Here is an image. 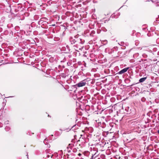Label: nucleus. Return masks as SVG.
I'll return each instance as SVG.
<instances>
[{
    "instance_id": "obj_18",
    "label": "nucleus",
    "mask_w": 159,
    "mask_h": 159,
    "mask_svg": "<svg viewBox=\"0 0 159 159\" xmlns=\"http://www.w3.org/2000/svg\"><path fill=\"white\" fill-rule=\"evenodd\" d=\"M52 26H55V24L52 25Z\"/></svg>"
},
{
    "instance_id": "obj_10",
    "label": "nucleus",
    "mask_w": 159,
    "mask_h": 159,
    "mask_svg": "<svg viewBox=\"0 0 159 159\" xmlns=\"http://www.w3.org/2000/svg\"><path fill=\"white\" fill-rule=\"evenodd\" d=\"M10 129V128L8 126H6L5 128V129L6 131H9Z\"/></svg>"
},
{
    "instance_id": "obj_21",
    "label": "nucleus",
    "mask_w": 159,
    "mask_h": 159,
    "mask_svg": "<svg viewBox=\"0 0 159 159\" xmlns=\"http://www.w3.org/2000/svg\"><path fill=\"white\" fill-rule=\"evenodd\" d=\"M53 156V155H51V157H52Z\"/></svg>"
},
{
    "instance_id": "obj_12",
    "label": "nucleus",
    "mask_w": 159,
    "mask_h": 159,
    "mask_svg": "<svg viewBox=\"0 0 159 159\" xmlns=\"http://www.w3.org/2000/svg\"><path fill=\"white\" fill-rule=\"evenodd\" d=\"M76 126V125H74V126H73L72 127H71V128L72 129H75V127Z\"/></svg>"
},
{
    "instance_id": "obj_2",
    "label": "nucleus",
    "mask_w": 159,
    "mask_h": 159,
    "mask_svg": "<svg viewBox=\"0 0 159 159\" xmlns=\"http://www.w3.org/2000/svg\"><path fill=\"white\" fill-rule=\"evenodd\" d=\"M78 37V36L76 35L70 37L69 40L71 44H75L77 42H80V38H79Z\"/></svg>"
},
{
    "instance_id": "obj_3",
    "label": "nucleus",
    "mask_w": 159,
    "mask_h": 159,
    "mask_svg": "<svg viewBox=\"0 0 159 159\" xmlns=\"http://www.w3.org/2000/svg\"><path fill=\"white\" fill-rule=\"evenodd\" d=\"M86 84V82H84V80H83L80 83L76 84V85L79 87L84 86Z\"/></svg>"
},
{
    "instance_id": "obj_4",
    "label": "nucleus",
    "mask_w": 159,
    "mask_h": 159,
    "mask_svg": "<svg viewBox=\"0 0 159 159\" xmlns=\"http://www.w3.org/2000/svg\"><path fill=\"white\" fill-rule=\"evenodd\" d=\"M129 67H126L125 68L122 70H121L119 72H118V74H122L125 72H126L127 70L129 69Z\"/></svg>"
},
{
    "instance_id": "obj_14",
    "label": "nucleus",
    "mask_w": 159,
    "mask_h": 159,
    "mask_svg": "<svg viewBox=\"0 0 159 159\" xmlns=\"http://www.w3.org/2000/svg\"><path fill=\"white\" fill-rule=\"evenodd\" d=\"M84 157L83 156H82V157H81L80 159H84Z\"/></svg>"
},
{
    "instance_id": "obj_19",
    "label": "nucleus",
    "mask_w": 159,
    "mask_h": 159,
    "mask_svg": "<svg viewBox=\"0 0 159 159\" xmlns=\"http://www.w3.org/2000/svg\"><path fill=\"white\" fill-rule=\"evenodd\" d=\"M42 21V20H41L40 21H39V22H41Z\"/></svg>"
},
{
    "instance_id": "obj_8",
    "label": "nucleus",
    "mask_w": 159,
    "mask_h": 159,
    "mask_svg": "<svg viewBox=\"0 0 159 159\" xmlns=\"http://www.w3.org/2000/svg\"><path fill=\"white\" fill-rule=\"evenodd\" d=\"M107 41L106 40H103L102 41V43L104 45H105L107 44Z\"/></svg>"
},
{
    "instance_id": "obj_6",
    "label": "nucleus",
    "mask_w": 159,
    "mask_h": 159,
    "mask_svg": "<svg viewBox=\"0 0 159 159\" xmlns=\"http://www.w3.org/2000/svg\"><path fill=\"white\" fill-rule=\"evenodd\" d=\"M146 77H143L141 78L140 79L139 81L140 83L143 82L146 80Z\"/></svg>"
},
{
    "instance_id": "obj_15",
    "label": "nucleus",
    "mask_w": 159,
    "mask_h": 159,
    "mask_svg": "<svg viewBox=\"0 0 159 159\" xmlns=\"http://www.w3.org/2000/svg\"><path fill=\"white\" fill-rule=\"evenodd\" d=\"M78 155L79 156H80L82 155V154H81L80 153H79L78 154Z\"/></svg>"
},
{
    "instance_id": "obj_11",
    "label": "nucleus",
    "mask_w": 159,
    "mask_h": 159,
    "mask_svg": "<svg viewBox=\"0 0 159 159\" xmlns=\"http://www.w3.org/2000/svg\"><path fill=\"white\" fill-rule=\"evenodd\" d=\"M44 143H45V144H46V143H47V140L46 139H45L43 141Z\"/></svg>"
},
{
    "instance_id": "obj_1",
    "label": "nucleus",
    "mask_w": 159,
    "mask_h": 159,
    "mask_svg": "<svg viewBox=\"0 0 159 159\" xmlns=\"http://www.w3.org/2000/svg\"><path fill=\"white\" fill-rule=\"evenodd\" d=\"M84 42V41L80 39V42H77L75 43V45L74 46V49L77 51H78V50H82L83 48V44Z\"/></svg>"
},
{
    "instance_id": "obj_13",
    "label": "nucleus",
    "mask_w": 159,
    "mask_h": 159,
    "mask_svg": "<svg viewBox=\"0 0 159 159\" xmlns=\"http://www.w3.org/2000/svg\"><path fill=\"white\" fill-rule=\"evenodd\" d=\"M2 126V124L1 123H0V127H1Z\"/></svg>"
},
{
    "instance_id": "obj_16",
    "label": "nucleus",
    "mask_w": 159,
    "mask_h": 159,
    "mask_svg": "<svg viewBox=\"0 0 159 159\" xmlns=\"http://www.w3.org/2000/svg\"><path fill=\"white\" fill-rule=\"evenodd\" d=\"M93 156H94V155H93L92 156V157H91V159H93Z\"/></svg>"
},
{
    "instance_id": "obj_17",
    "label": "nucleus",
    "mask_w": 159,
    "mask_h": 159,
    "mask_svg": "<svg viewBox=\"0 0 159 159\" xmlns=\"http://www.w3.org/2000/svg\"><path fill=\"white\" fill-rule=\"evenodd\" d=\"M26 156H27V158H28V154H27V155H26Z\"/></svg>"
},
{
    "instance_id": "obj_9",
    "label": "nucleus",
    "mask_w": 159,
    "mask_h": 159,
    "mask_svg": "<svg viewBox=\"0 0 159 159\" xmlns=\"http://www.w3.org/2000/svg\"><path fill=\"white\" fill-rule=\"evenodd\" d=\"M73 146L74 144H69L67 147H69V148H71V149Z\"/></svg>"
},
{
    "instance_id": "obj_20",
    "label": "nucleus",
    "mask_w": 159,
    "mask_h": 159,
    "mask_svg": "<svg viewBox=\"0 0 159 159\" xmlns=\"http://www.w3.org/2000/svg\"><path fill=\"white\" fill-rule=\"evenodd\" d=\"M157 132H158V133L159 134V130H158Z\"/></svg>"
},
{
    "instance_id": "obj_22",
    "label": "nucleus",
    "mask_w": 159,
    "mask_h": 159,
    "mask_svg": "<svg viewBox=\"0 0 159 159\" xmlns=\"http://www.w3.org/2000/svg\"><path fill=\"white\" fill-rule=\"evenodd\" d=\"M157 40H159V39H158Z\"/></svg>"
},
{
    "instance_id": "obj_5",
    "label": "nucleus",
    "mask_w": 159,
    "mask_h": 159,
    "mask_svg": "<svg viewBox=\"0 0 159 159\" xmlns=\"http://www.w3.org/2000/svg\"><path fill=\"white\" fill-rule=\"evenodd\" d=\"M90 152L88 151H85L84 152V155L83 156L84 157L86 156L88 157L90 155Z\"/></svg>"
},
{
    "instance_id": "obj_7",
    "label": "nucleus",
    "mask_w": 159,
    "mask_h": 159,
    "mask_svg": "<svg viewBox=\"0 0 159 159\" xmlns=\"http://www.w3.org/2000/svg\"><path fill=\"white\" fill-rule=\"evenodd\" d=\"M71 150V148H69V147H67L66 149L65 150V152H67L68 153H70V152Z\"/></svg>"
}]
</instances>
